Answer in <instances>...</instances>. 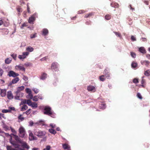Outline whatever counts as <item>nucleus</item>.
Instances as JSON below:
<instances>
[{
  "instance_id": "nucleus-1",
  "label": "nucleus",
  "mask_w": 150,
  "mask_h": 150,
  "mask_svg": "<svg viewBox=\"0 0 150 150\" xmlns=\"http://www.w3.org/2000/svg\"><path fill=\"white\" fill-rule=\"evenodd\" d=\"M42 109L44 110V114L50 116L53 118H55L56 117V114L52 110L51 108L49 106L42 107Z\"/></svg>"
},
{
  "instance_id": "nucleus-2",
  "label": "nucleus",
  "mask_w": 150,
  "mask_h": 150,
  "mask_svg": "<svg viewBox=\"0 0 150 150\" xmlns=\"http://www.w3.org/2000/svg\"><path fill=\"white\" fill-rule=\"evenodd\" d=\"M25 88V86H22L18 87L17 88V91H16V96L15 97L16 99L19 100L20 98H21L23 96V93L21 92V91H23Z\"/></svg>"
},
{
  "instance_id": "nucleus-3",
  "label": "nucleus",
  "mask_w": 150,
  "mask_h": 150,
  "mask_svg": "<svg viewBox=\"0 0 150 150\" xmlns=\"http://www.w3.org/2000/svg\"><path fill=\"white\" fill-rule=\"evenodd\" d=\"M33 133L35 135L40 138H42L43 136L45 135L46 134L45 132L39 129L34 130Z\"/></svg>"
},
{
  "instance_id": "nucleus-4",
  "label": "nucleus",
  "mask_w": 150,
  "mask_h": 150,
  "mask_svg": "<svg viewBox=\"0 0 150 150\" xmlns=\"http://www.w3.org/2000/svg\"><path fill=\"white\" fill-rule=\"evenodd\" d=\"M19 136L20 137L23 138L25 137L26 132L25 128L22 126H21L19 129Z\"/></svg>"
},
{
  "instance_id": "nucleus-5",
  "label": "nucleus",
  "mask_w": 150,
  "mask_h": 150,
  "mask_svg": "<svg viewBox=\"0 0 150 150\" xmlns=\"http://www.w3.org/2000/svg\"><path fill=\"white\" fill-rule=\"evenodd\" d=\"M38 14L35 13L33 14L29 17L28 20V22L30 24H33L34 21H35L36 18L37 17Z\"/></svg>"
},
{
  "instance_id": "nucleus-6",
  "label": "nucleus",
  "mask_w": 150,
  "mask_h": 150,
  "mask_svg": "<svg viewBox=\"0 0 150 150\" xmlns=\"http://www.w3.org/2000/svg\"><path fill=\"white\" fill-rule=\"evenodd\" d=\"M29 54V52H23L22 55H19L18 56V58L20 59L23 61L28 56Z\"/></svg>"
},
{
  "instance_id": "nucleus-7",
  "label": "nucleus",
  "mask_w": 150,
  "mask_h": 150,
  "mask_svg": "<svg viewBox=\"0 0 150 150\" xmlns=\"http://www.w3.org/2000/svg\"><path fill=\"white\" fill-rule=\"evenodd\" d=\"M8 75L9 77H15L19 75V74L18 73H16L13 71H10L8 72Z\"/></svg>"
},
{
  "instance_id": "nucleus-8",
  "label": "nucleus",
  "mask_w": 150,
  "mask_h": 150,
  "mask_svg": "<svg viewBox=\"0 0 150 150\" xmlns=\"http://www.w3.org/2000/svg\"><path fill=\"white\" fill-rule=\"evenodd\" d=\"M87 90L88 91L94 92L96 91V88L95 86L90 85L88 86L87 87Z\"/></svg>"
},
{
  "instance_id": "nucleus-9",
  "label": "nucleus",
  "mask_w": 150,
  "mask_h": 150,
  "mask_svg": "<svg viewBox=\"0 0 150 150\" xmlns=\"http://www.w3.org/2000/svg\"><path fill=\"white\" fill-rule=\"evenodd\" d=\"M19 143L23 148L26 149H29L30 147L26 142L22 140L20 141Z\"/></svg>"
},
{
  "instance_id": "nucleus-10",
  "label": "nucleus",
  "mask_w": 150,
  "mask_h": 150,
  "mask_svg": "<svg viewBox=\"0 0 150 150\" xmlns=\"http://www.w3.org/2000/svg\"><path fill=\"white\" fill-rule=\"evenodd\" d=\"M15 69L17 70H21L25 71V69L23 65L22 64H20L18 65H16L15 67Z\"/></svg>"
},
{
  "instance_id": "nucleus-11",
  "label": "nucleus",
  "mask_w": 150,
  "mask_h": 150,
  "mask_svg": "<svg viewBox=\"0 0 150 150\" xmlns=\"http://www.w3.org/2000/svg\"><path fill=\"white\" fill-rule=\"evenodd\" d=\"M58 64L56 62L53 63L51 66V69L53 71L55 70L58 67Z\"/></svg>"
},
{
  "instance_id": "nucleus-12",
  "label": "nucleus",
  "mask_w": 150,
  "mask_h": 150,
  "mask_svg": "<svg viewBox=\"0 0 150 150\" xmlns=\"http://www.w3.org/2000/svg\"><path fill=\"white\" fill-rule=\"evenodd\" d=\"M47 77V74L45 73H43L42 74L41 76H40V79L41 80H44L46 79Z\"/></svg>"
},
{
  "instance_id": "nucleus-13",
  "label": "nucleus",
  "mask_w": 150,
  "mask_h": 150,
  "mask_svg": "<svg viewBox=\"0 0 150 150\" xmlns=\"http://www.w3.org/2000/svg\"><path fill=\"white\" fill-rule=\"evenodd\" d=\"M7 97L9 99H12L13 98V96L11 91H9L7 92Z\"/></svg>"
},
{
  "instance_id": "nucleus-14",
  "label": "nucleus",
  "mask_w": 150,
  "mask_h": 150,
  "mask_svg": "<svg viewBox=\"0 0 150 150\" xmlns=\"http://www.w3.org/2000/svg\"><path fill=\"white\" fill-rule=\"evenodd\" d=\"M10 142L15 147L18 148L19 147V145L17 144L16 142L12 140L11 139H10Z\"/></svg>"
},
{
  "instance_id": "nucleus-15",
  "label": "nucleus",
  "mask_w": 150,
  "mask_h": 150,
  "mask_svg": "<svg viewBox=\"0 0 150 150\" xmlns=\"http://www.w3.org/2000/svg\"><path fill=\"white\" fill-rule=\"evenodd\" d=\"M29 139L30 140H33L35 139V137L33 136V133L31 132V131H29Z\"/></svg>"
},
{
  "instance_id": "nucleus-16",
  "label": "nucleus",
  "mask_w": 150,
  "mask_h": 150,
  "mask_svg": "<svg viewBox=\"0 0 150 150\" xmlns=\"http://www.w3.org/2000/svg\"><path fill=\"white\" fill-rule=\"evenodd\" d=\"M141 63L142 64L145 65L147 67L150 64V62L149 61L146 60L141 61Z\"/></svg>"
},
{
  "instance_id": "nucleus-17",
  "label": "nucleus",
  "mask_w": 150,
  "mask_h": 150,
  "mask_svg": "<svg viewBox=\"0 0 150 150\" xmlns=\"http://www.w3.org/2000/svg\"><path fill=\"white\" fill-rule=\"evenodd\" d=\"M34 50V48L30 46H29L27 47L26 48V52H32Z\"/></svg>"
},
{
  "instance_id": "nucleus-18",
  "label": "nucleus",
  "mask_w": 150,
  "mask_h": 150,
  "mask_svg": "<svg viewBox=\"0 0 150 150\" xmlns=\"http://www.w3.org/2000/svg\"><path fill=\"white\" fill-rule=\"evenodd\" d=\"M6 89H1V95L2 97H4L6 95Z\"/></svg>"
},
{
  "instance_id": "nucleus-19",
  "label": "nucleus",
  "mask_w": 150,
  "mask_h": 150,
  "mask_svg": "<svg viewBox=\"0 0 150 150\" xmlns=\"http://www.w3.org/2000/svg\"><path fill=\"white\" fill-rule=\"evenodd\" d=\"M62 146L63 148L64 149H67L68 150H69L70 149V148L69 146L67 144H63Z\"/></svg>"
},
{
  "instance_id": "nucleus-20",
  "label": "nucleus",
  "mask_w": 150,
  "mask_h": 150,
  "mask_svg": "<svg viewBox=\"0 0 150 150\" xmlns=\"http://www.w3.org/2000/svg\"><path fill=\"white\" fill-rule=\"evenodd\" d=\"M12 135H13L14 136V138L19 143L20 142V141H22L20 139V138L16 135H14V134H12Z\"/></svg>"
},
{
  "instance_id": "nucleus-21",
  "label": "nucleus",
  "mask_w": 150,
  "mask_h": 150,
  "mask_svg": "<svg viewBox=\"0 0 150 150\" xmlns=\"http://www.w3.org/2000/svg\"><path fill=\"white\" fill-rule=\"evenodd\" d=\"M139 51L142 53H146V51L143 47H141L139 49Z\"/></svg>"
},
{
  "instance_id": "nucleus-22",
  "label": "nucleus",
  "mask_w": 150,
  "mask_h": 150,
  "mask_svg": "<svg viewBox=\"0 0 150 150\" xmlns=\"http://www.w3.org/2000/svg\"><path fill=\"white\" fill-rule=\"evenodd\" d=\"M42 35H46L48 33V31L47 29H44L42 32Z\"/></svg>"
},
{
  "instance_id": "nucleus-23",
  "label": "nucleus",
  "mask_w": 150,
  "mask_h": 150,
  "mask_svg": "<svg viewBox=\"0 0 150 150\" xmlns=\"http://www.w3.org/2000/svg\"><path fill=\"white\" fill-rule=\"evenodd\" d=\"M12 61V59L11 58H7L5 61V63L6 64H9Z\"/></svg>"
},
{
  "instance_id": "nucleus-24",
  "label": "nucleus",
  "mask_w": 150,
  "mask_h": 150,
  "mask_svg": "<svg viewBox=\"0 0 150 150\" xmlns=\"http://www.w3.org/2000/svg\"><path fill=\"white\" fill-rule=\"evenodd\" d=\"M19 80V79L18 77H16L12 80V83L14 84L18 82Z\"/></svg>"
},
{
  "instance_id": "nucleus-25",
  "label": "nucleus",
  "mask_w": 150,
  "mask_h": 150,
  "mask_svg": "<svg viewBox=\"0 0 150 150\" xmlns=\"http://www.w3.org/2000/svg\"><path fill=\"white\" fill-rule=\"evenodd\" d=\"M111 6L115 8H117L118 7V4L115 3H112L110 4Z\"/></svg>"
},
{
  "instance_id": "nucleus-26",
  "label": "nucleus",
  "mask_w": 150,
  "mask_h": 150,
  "mask_svg": "<svg viewBox=\"0 0 150 150\" xmlns=\"http://www.w3.org/2000/svg\"><path fill=\"white\" fill-rule=\"evenodd\" d=\"M28 95L26 96L27 98L30 99H32L33 98V95L32 93H28Z\"/></svg>"
},
{
  "instance_id": "nucleus-27",
  "label": "nucleus",
  "mask_w": 150,
  "mask_h": 150,
  "mask_svg": "<svg viewBox=\"0 0 150 150\" xmlns=\"http://www.w3.org/2000/svg\"><path fill=\"white\" fill-rule=\"evenodd\" d=\"M132 67L133 68H135L137 66V64L136 62H133L131 64Z\"/></svg>"
},
{
  "instance_id": "nucleus-28",
  "label": "nucleus",
  "mask_w": 150,
  "mask_h": 150,
  "mask_svg": "<svg viewBox=\"0 0 150 150\" xmlns=\"http://www.w3.org/2000/svg\"><path fill=\"white\" fill-rule=\"evenodd\" d=\"M106 69H105L103 72V74H105L106 77L108 78L110 77V74H108V72Z\"/></svg>"
},
{
  "instance_id": "nucleus-29",
  "label": "nucleus",
  "mask_w": 150,
  "mask_h": 150,
  "mask_svg": "<svg viewBox=\"0 0 150 150\" xmlns=\"http://www.w3.org/2000/svg\"><path fill=\"white\" fill-rule=\"evenodd\" d=\"M106 69H105L103 72V74H105L106 77L108 78L110 77V74H108V72Z\"/></svg>"
},
{
  "instance_id": "nucleus-30",
  "label": "nucleus",
  "mask_w": 150,
  "mask_h": 150,
  "mask_svg": "<svg viewBox=\"0 0 150 150\" xmlns=\"http://www.w3.org/2000/svg\"><path fill=\"white\" fill-rule=\"evenodd\" d=\"M32 107L35 108L38 107V105L37 103L35 102L33 103L30 106Z\"/></svg>"
},
{
  "instance_id": "nucleus-31",
  "label": "nucleus",
  "mask_w": 150,
  "mask_h": 150,
  "mask_svg": "<svg viewBox=\"0 0 150 150\" xmlns=\"http://www.w3.org/2000/svg\"><path fill=\"white\" fill-rule=\"evenodd\" d=\"M106 106L105 104H101L99 106V108L100 109H104L106 108Z\"/></svg>"
},
{
  "instance_id": "nucleus-32",
  "label": "nucleus",
  "mask_w": 150,
  "mask_h": 150,
  "mask_svg": "<svg viewBox=\"0 0 150 150\" xmlns=\"http://www.w3.org/2000/svg\"><path fill=\"white\" fill-rule=\"evenodd\" d=\"M28 108L27 105H25L22 107L21 109V110L22 111H24L26 110Z\"/></svg>"
},
{
  "instance_id": "nucleus-33",
  "label": "nucleus",
  "mask_w": 150,
  "mask_h": 150,
  "mask_svg": "<svg viewBox=\"0 0 150 150\" xmlns=\"http://www.w3.org/2000/svg\"><path fill=\"white\" fill-rule=\"evenodd\" d=\"M8 110H10V112H11L12 111H15V108L12 106H10L8 108Z\"/></svg>"
},
{
  "instance_id": "nucleus-34",
  "label": "nucleus",
  "mask_w": 150,
  "mask_h": 150,
  "mask_svg": "<svg viewBox=\"0 0 150 150\" xmlns=\"http://www.w3.org/2000/svg\"><path fill=\"white\" fill-rule=\"evenodd\" d=\"M145 75L147 76H149L150 75V70H148L145 71L144 73Z\"/></svg>"
},
{
  "instance_id": "nucleus-35",
  "label": "nucleus",
  "mask_w": 150,
  "mask_h": 150,
  "mask_svg": "<svg viewBox=\"0 0 150 150\" xmlns=\"http://www.w3.org/2000/svg\"><path fill=\"white\" fill-rule=\"evenodd\" d=\"M49 131L50 133L53 134H55L56 133V131L53 129H50Z\"/></svg>"
},
{
  "instance_id": "nucleus-36",
  "label": "nucleus",
  "mask_w": 150,
  "mask_h": 150,
  "mask_svg": "<svg viewBox=\"0 0 150 150\" xmlns=\"http://www.w3.org/2000/svg\"><path fill=\"white\" fill-rule=\"evenodd\" d=\"M99 79H100V81H103L105 79V78H104V75L101 76L99 77Z\"/></svg>"
},
{
  "instance_id": "nucleus-37",
  "label": "nucleus",
  "mask_w": 150,
  "mask_h": 150,
  "mask_svg": "<svg viewBox=\"0 0 150 150\" xmlns=\"http://www.w3.org/2000/svg\"><path fill=\"white\" fill-rule=\"evenodd\" d=\"M3 32L5 35H7L9 32L8 30L7 29H3Z\"/></svg>"
},
{
  "instance_id": "nucleus-38",
  "label": "nucleus",
  "mask_w": 150,
  "mask_h": 150,
  "mask_svg": "<svg viewBox=\"0 0 150 150\" xmlns=\"http://www.w3.org/2000/svg\"><path fill=\"white\" fill-rule=\"evenodd\" d=\"M27 104L29 106H30L33 103L31 101L30 99L27 100Z\"/></svg>"
},
{
  "instance_id": "nucleus-39",
  "label": "nucleus",
  "mask_w": 150,
  "mask_h": 150,
  "mask_svg": "<svg viewBox=\"0 0 150 150\" xmlns=\"http://www.w3.org/2000/svg\"><path fill=\"white\" fill-rule=\"evenodd\" d=\"M18 118L20 121H22L24 119V117H22V115H20L18 117Z\"/></svg>"
},
{
  "instance_id": "nucleus-40",
  "label": "nucleus",
  "mask_w": 150,
  "mask_h": 150,
  "mask_svg": "<svg viewBox=\"0 0 150 150\" xmlns=\"http://www.w3.org/2000/svg\"><path fill=\"white\" fill-rule=\"evenodd\" d=\"M11 56L13 57V58L15 60H16V57L17 56V54H11Z\"/></svg>"
},
{
  "instance_id": "nucleus-41",
  "label": "nucleus",
  "mask_w": 150,
  "mask_h": 150,
  "mask_svg": "<svg viewBox=\"0 0 150 150\" xmlns=\"http://www.w3.org/2000/svg\"><path fill=\"white\" fill-rule=\"evenodd\" d=\"M7 150H16V149L12 148L11 146H6Z\"/></svg>"
},
{
  "instance_id": "nucleus-42",
  "label": "nucleus",
  "mask_w": 150,
  "mask_h": 150,
  "mask_svg": "<svg viewBox=\"0 0 150 150\" xmlns=\"http://www.w3.org/2000/svg\"><path fill=\"white\" fill-rule=\"evenodd\" d=\"M32 99L33 100L35 101H37L38 100V96H34L33 97Z\"/></svg>"
},
{
  "instance_id": "nucleus-43",
  "label": "nucleus",
  "mask_w": 150,
  "mask_h": 150,
  "mask_svg": "<svg viewBox=\"0 0 150 150\" xmlns=\"http://www.w3.org/2000/svg\"><path fill=\"white\" fill-rule=\"evenodd\" d=\"M27 100H23L21 102L20 105H23V104H27Z\"/></svg>"
},
{
  "instance_id": "nucleus-44",
  "label": "nucleus",
  "mask_w": 150,
  "mask_h": 150,
  "mask_svg": "<svg viewBox=\"0 0 150 150\" xmlns=\"http://www.w3.org/2000/svg\"><path fill=\"white\" fill-rule=\"evenodd\" d=\"M114 33L116 36L120 37V38H121V36L120 33L116 32H114Z\"/></svg>"
},
{
  "instance_id": "nucleus-45",
  "label": "nucleus",
  "mask_w": 150,
  "mask_h": 150,
  "mask_svg": "<svg viewBox=\"0 0 150 150\" xmlns=\"http://www.w3.org/2000/svg\"><path fill=\"white\" fill-rule=\"evenodd\" d=\"M10 110H8V109H3L2 110V112L3 113H7V112H10Z\"/></svg>"
},
{
  "instance_id": "nucleus-46",
  "label": "nucleus",
  "mask_w": 150,
  "mask_h": 150,
  "mask_svg": "<svg viewBox=\"0 0 150 150\" xmlns=\"http://www.w3.org/2000/svg\"><path fill=\"white\" fill-rule=\"evenodd\" d=\"M130 53L132 57L134 58H135L136 57V54L132 52H131Z\"/></svg>"
},
{
  "instance_id": "nucleus-47",
  "label": "nucleus",
  "mask_w": 150,
  "mask_h": 150,
  "mask_svg": "<svg viewBox=\"0 0 150 150\" xmlns=\"http://www.w3.org/2000/svg\"><path fill=\"white\" fill-rule=\"evenodd\" d=\"M105 18L107 20H109L110 19L111 17L109 15H107L105 16Z\"/></svg>"
},
{
  "instance_id": "nucleus-48",
  "label": "nucleus",
  "mask_w": 150,
  "mask_h": 150,
  "mask_svg": "<svg viewBox=\"0 0 150 150\" xmlns=\"http://www.w3.org/2000/svg\"><path fill=\"white\" fill-rule=\"evenodd\" d=\"M93 14L92 13H90L88 14H86L85 16V17L86 18H87L88 17H89L93 15Z\"/></svg>"
},
{
  "instance_id": "nucleus-49",
  "label": "nucleus",
  "mask_w": 150,
  "mask_h": 150,
  "mask_svg": "<svg viewBox=\"0 0 150 150\" xmlns=\"http://www.w3.org/2000/svg\"><path fill=\"white\" fill-rule=\"evenodd\" d=\"M17 11L19 13L21 12L22 11V8L20 7H18L17 8Z\"/></svg>"
},
{
  "instance_id": "nucleus-50",
  "label": "nucleus",
  "mask_w": 150,
  "mask_h": 150,
  "mask_svg": "<svg viewBox=\"0 0 150 150\" xmlns=\"http://www.w3.org/2000/svg\"><path fill=\"white\" fill-rule=\"evenodd\" d=\"M33 90L35 93H38L39 91V90L36 88H34L33 89Z\"/></svg>"
},
{
  "instance_id": "nucleus-51",
  "label": "nucleus",
  "mask_w": 150,
  "mask_h": 150,
  "mask_svg": "<svg viewBox=\"0 0 150 150\" xmlns=\"http://www.w3.org/2000/svg\"><path fill=\"white\" fill-rule=\"evenodd\" d=\"M25 91L27 93H32L31 90L28 88H27L25 89Z\"/></svg>"
},
{
  "instance_id": "nucleus-52",
  "label": "nucleus",
  "mask_w": 150,
  "mask_h": 150,
  "mask_svg": "<svg viewBox=\"0 0 150 150\" xmlns=\"http://www.w3.org/2000/svg\"><path fill=\"white\" fill-rule=\"evenodd\" d=\"M51 147L50 146H46V148L44 149L43 150H50Z\"/></svg>"
},
{
  "instance_id": "nucleus-53",
  "label": "nucleus",
  "mask_w": 150,
  "mask_h": 150,
  "mask_svg": "<svg viewBox=\"0 0 150 150\" xmlns=\"http://www.w3.org/2000/svg\"><path fill=\"white\" fill-rule=\"evenodd\" d=\"M133 82L134 83H138V80L137 79H133Z\"/></svg>"
},
{
  "instance_id": "nucleus-54",
  "label": "nucleus",
  "mask_w": 150,
  "mask_h": 150,
  "mask_svg": "<svg viewBox=\"0 0 150 150\" xmlns=\"http://www.w3.org/2000/svg\"><path fill=\"white\" fill-rule=\"evenodd\" d=\"M30 37L31 38H35L36 37V33H35L34 34H31L30 35Z\"/></svg>"
},
{
  "instance_id": "nucleus-55",
  "label": "nucleus",
  "mask_w": 150,
  "mask_h": 150,
  "mask_svg": "<svg viewBox=\"0 0 150 150\" xmlns=\"http://www.w3.org/2000/svg\"><path fill=\"white\" fill-rule=\"evenodd\" d=\"M47 57H45L42 59H40V60L41 61H45L47 60Z\"/></svg>"
},
{
  "instance_id": "nucleus-56",
  "label": "nucleus",
  "mask_w": 150,
  "mask_h": 150,
  "mask_svg": "<svg viewBox=\"0 0 150 150\" xmlns=\"http://www.w3.org/2000/svg\"><path fill=\"white\" fill-rule=\"evenodd\" d=\"M23 79L25 81H27L28 80V78L25 75H23Z\"/></svg>"
},
{
  "instance_id": "nucleus-57",
  "label": "nucleus",
  "mask_w": 150,
  "mask_h": 150,
  "mask_svg": "<svg viewBox=\"0 0 150 150\" xmlns=\"http://www.w3.org/2000/svg\"><path fill=\"white\" fill-rule=\"evenodd\" d=\"M137 96L138 98L140 99H142V96L139 93H138L137 94Z\"/></svg>"
},
{
  "instance_id": "nucleus-58",
  "label": "nucleus",
  "mask_w": 150,
  "mask_h": 150,
  "mask_svg": "<svg viewBox=\"0 0 150 150\" xmlns=\"http://www.w3.org/2000/svg\"><path fill=\"white\" fill-rule=\"evenodd\" d=\"M131 40L133 41H135L136 40L135 37L134 36H132L131 37Z\"/></svg>"
},
{
  "instance_id": "nucleus-59",
  "label": "nucleus",
  "mask_w": 150,
  "mask_h": 150,
  "mask_svg": "<svg viewBox=\"0 0 150 150\" xmlns=\"http://www.w3.org/2000/svg\"><path fill=\"white\" fill-rule=\"evenodd\" d=\"M3 127L6 130L8 129V127L5 125H3Z\"/></svg>"
},
{
  "instance_id": "nucleus-60",
  "label": "nucleus",
  "mask_w": 150,
  "mask_h": 150,
  "mask_svg": "<svg viewBox=\"0 0 150 150\" xmlns=\"http://www.w3.org/2000/svg\"><path fill=\"white\" fill-rule=\"evenodd\" d=\"M4 71L3 70L0 69V76H1L3 74Z\"/></svg>"
},
{
  "instance_id": "nucleus-61",
  "label": "nucleus",
  "mask_w": 150,
  "mask_h": 150,
  "mask_svg": "<svg viewBox=\"0 0 150 150\" xmlns=\"http://www.w3.org/2000/svg\"><path fill=\"white\" fill-rule=\"evenodd\" d=\"M27 10L28 12L29 13H30V8H29V7L28 6V4H27Z\"/></svg>"
},
{
  "instance_id": "nucleus-62",
  "label": "nucleus",
  "mask_w": 150,
  "mask_h": 150,
  "mask_svg": "<svg viewBox=\"0 0 150 150\" xmlns=\"http://www.w3.org/2000/svg\"><path fill=\"white\" fill-rule=\"evenodd\" d=\"M50 125L52 128H54L56 127L55 125L54 124H50Z\"/></svg>"
},
{
  "instance_id": "nucleus-63",
  "label": "nucleus",
  "mask_w": 150,
  "mask_h": 150,
  "mask_svg": "<svg viewBox=\"0 0 150 150\" xmlns=\"http://www.w3.org/2000/svg\"><path fill=\"white\" fill-rule=\"evenodd\" d=\"M27 26V25H26V24L25 23H24L23 24L21 27V28L22 29H23V27H25V26Z\"/></svg>"
},
{
  "instance_id": "nucleus-64",
  "label": "nucleus",
  "mask_w": 150,
  "mask_h": 150,
  "mask_svg": "<svg viewBox=\"0 0 150 150\" xmlns=\"http://www.w3.org/2000/svg\"><path fill=\"white\" fill-rule=\"evenodd\" d=\"M31 64V63H30L28 62L25 63L24 65L28 67L30 66Z\"/></svg>"
}]
</instances>
